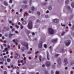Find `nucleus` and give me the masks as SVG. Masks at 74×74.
I'll use <instances>...</instances> for the list:
<instances>
[{
	"mask_svg": "<svg viewBox=\"0 0 74 74\" xmlns=\"http://www.w3.org/2000/svg\"><path fill=\"white\" fill-rule=\"evenodd\" d=\"M33 27V23L32 21H29L28 25V28L29 29H32Z\"/></svg>",
	"mask_w": 74,
	"mask_h": 74,
	"instance_id": "nucleus-1",
	"label": "nucleus"
},
{
	"mask_svg": "<svg viewBox=\"0 0 74 74\" xmlns=\"http://www.w3.org/2000/svg\"><path fill=\"white\" fill-rule=\"evenodd\" d=\"M49 32L50 34H53L54 33V30L52 28H49Z\"/></svg>",
	"mask_w": 74,
	"mask_h": 74,
	"instance_id": "nucleus-2",
	"label": "nucleus"
},
{
	"mask_svg": "<svg viewBox=\"0 0 74 74\" xmlns=\"http://www.w3.org/2000/svg\"><path fill=\"white\" fill-rule=\"evenodd\" d=\"M22 44L23 46H25L27 48V49H29V47H28V44H27L26 42H23L22 43Z\"/></svg>",
	"mask_w": 74,
	"mask_h": 74,
	"instance_id": "nucleus-3",
	"label": "nucleus"
},
{
	"mask_svg": "<svg viewBox=\"0 0 74 74\" xmlns=\"http://www.w3.org/2000/svg\"><path fill=\"white\" fill-rule=\"evenodd\" d=\"M46 64L47 67H49L51 66V63L49 62H46Z\"/></svg>",
	"mask_w": 74,
	"mask_h": 74,
	"instance_id": "nucleus-4",
	"label": "nucleus"
},
{
	"mask_svg": "<svg viewBox=\"0 0 74 74\" xmlns=\"http://www.w3.org/2000/svg\"><path fill=\"white\" fill-rule=\"evenodd\" d=\"M67 41L68 42L66 43V46H68V45H70L71 41H70V40H67Z\"/></svg>",
	"mask_w": 74,
	"mask_h": 74,
	"instance_id": "nucleus-5",
	"label": "nucleus"
},
{
	"mask_svg": "<svg viewBox=\"0 0 74 74\" xmlns=\"http://www.w3.org/2000/svg\"><path fill=\"white\" fill-rule=\"evenodd\" d=\"M53 22L54 23H58L59 22V19H54Z\"/></svg>",
	"mask_w": 74,
	"mask_h": 74,
	"instance_id": "nucleus-6",
	"label": "nucleus"
},
{
	"mask_svg": "<svg viewBox=\"0 0 74 74\" xmlns=\"http://www.w3.org/2000/svg\"><path fill=\"white\" fill-rule=\"evenodd\" d=\"M64 62L65 63H66L65 64H64V66H66L67 64L68 63V62H67V59H65L64 60Z\"/></svg>",
	"mask_w": 74,
	"mask_h": 74,
	"instance_id": "nucleus-7",
	"label": "nucleus"
},
{
	"mask_svg": "<svg viewBox=\"0 0 74 74\" xmlns=\"http://www.w3.org/2000/svg\"><path fill=\"white\" fill-rule=\"evenodd\" d=\"M20 58V56L19 55H18L17 56H15L14 57V59H18L19 58Z\"/></svg>",
	"mask_w": 74,
	"mask_h": 74,
	"instance_id": "nucleus-8",
	"label": "nucleus"
},
{
	"mask_svg": "<svg viewBox=\"0 0 74 74\" xmlns=\"http://www.w3.org/2000/svg\"><path fill=\"white\" fill-rule=\"evenodd\" d=\"M57 40H58V39H56L52 40L51 41L52 42H57Z\"/></svg>",
	"mask_w": 74,
	"mask_h": 74,
	"instance_id": "nucleus-9",
	"label": "nucleus"
},
{
	"mask_svg": "<svg viewBox=\"0 0 74 74\" xmlns=\"http://www.w3.org/2000/svg\"><path fill=\"white\" fill-rule=\"evenodd\" d=\"M47 58L48 60H49V53H48V51L47 52Z\"/></svg>",
	"mask_w": 74,
	"mask_h": 74,
	"instance_id": "nucleus-10",
	"label": "nucleus"
},
{
	"mask_svg": "<svg viewBox=\"0 0 74 74\" xmlns=\"http://www.w3.org/2000/svg\"><path fill=\"white\" fill-rule=\"evenodd\" d=\"M42 42L40 43H39V45H38V47L39 48H42Z\"/></svg>",
	"mask_w": 74,
	"mask_h": 74,
	"instance_id": "nucleus-11",
	"label": "nucleus"
},
{
	"mask_svg": "<svg viewBox=\"0 0 74 74\" xmlns=\"http://www.w3.org/2000/svg\"><path fill=\"white\" fill-rule=\"evenodd\" d=\"M60 58H59L58 59V64H60L61 63V61H60Z\"/></svg>",
	"mask_w": 74,
	"mask_h": 74,
	"instance_id": "nucleus-12",
	"label": "nucleus"
},
{
	"mask_svg": "<svg viewBox=\"0 0 74 74\" xmlns=\"http://www.w3.org/2000/svg\"><path fill=\"white\" fill-rule=\"evenodd\" d=\"M22 8H23V9H25V8H27V6L26 5H23L22 6Z\"/></svg>",
	"mask_w": 74,
	"mask_h": 74,
	"instance_id": "nucleus-13",
	"label": "nucleus"
},
{
	"mask_svg": "<svg viewBox=\"0 0 74 74\" xmlns=\"http://www.w3.org/2000/svg\"><path fill=\"white\" fill-rule=\"evenodd\" d=\"M19 67L18 66H15L13 67L14 69H19Z\"/></svg>",
	"mask_w": 74,
	"mask_h": 74,
	"instance_id": "nucleus-14",
	"label": "nucleus"
},
{
	"mask_svg": "<svg viewBox=\"0 0 74 74\" xmlns=\"http://www.w3.org/2000/svg\"><path fill=\"white\" fill-rule=\"evenodd\" d=\"M13 36V34H9V38H11V36Z\"/></svg>",
	"mask_w": 74,
	"mask_h": 74,
	"instance_id": "nucleus-15",
	"label": "nucleus"
},
{
	"mask_svg": "<svg viewBox=\"0 0 74 74\" xmlns=\"http://www.w3.org/2000/svg\"><path fill=\"white\" fill-rule=\"evenodd\" d=\"M22 24L23 25H26V22L25 21H24L22 22Z\"/></svg>",
	"mask_w": 74,
	"mask_h": 74,
	"instance_id": "nucleus-16",
	"label": "nucleus"
},
{
	"mask_svg": "<svg viewBox=\"0 0 74 74\" xmlns=\"http://www.w3.org/2000/svg\"><path fill=\"white\" fill-rule=\"evenodd\" d=\"M59 56V54H56L55 56V58H57L58 57V56Z\"/></svg>",
	"mask_w": 74,
	"mask_h": 74,
	"instance_id": "nucleus-17",
	"label": "nucleus"
},
{
	"mask_svg": "<svg viewBox=\"0 0 74 74\" xmlns=\"http://www.w3.org/2000/svg\"><path fill=\"white\" fill-rule=\"evenodd\" d=\"M21 49L22 51H25V48L23 47H22Z\"/></svg>",
	"mask_w": 74,
	"mask_h": 74,
	"instance_id": "nucleus-18",
	"label": "nucleus"
},
{
	"mask_svg": "<svg viewBox=\"0 0 74 74\" xmlns=\"http://www.w3.org/2000/svg\"><path fill=\"white\" fill-rule=\"evenodd\" d=\"M71 7L73 8L74 7V2L73 3L71 4Z\"/></svg>",
	"mask_w": 74,
	"mask_h": 74,
	"instance_id": "nucleus-19",
	"label": "nucleus"
},
{
	"mask_svg": "<svg viewBox=\"0 0 74 74\" xmlns=\"http://www.w3.org/2000/svg\"><path fill=\"white\" fill-rule=\"evenodd\" d=\"M11 61V60L10 58H8L7 59V61L8 62H10Z\"/></svg>",
	"mask_w": 74,
	"mask_h": 74,
	"instance_id": "nucleus-20",
	"label": "nucleus"
},
{
	"mask_svg": "<svg viewBox=\"0 0 74 74\" xmlns=\"http://www.w3.org/2000/svg\"><path fill=\"white\" fill-rule=\"evenodd\" d=\"M4 5H8V4L5 1L4 2Z\"/></svg>",
	"mask_w": 74,
	"mask_h": 74,
	"instance_id": "nucleus-21",
	"label": "nucleus"
},
{
	"mask_svg": "<svg viewBox=\"0 0 74 74\" xmlns=\"http://www.w3.org/2000/svg\"><path fill=\"white\" fill-rule=\"evenodd\" d=\"M28 54H31L32 53V51H29L27 52Z\"/></svg>",
	"mask_w": 74,
	"mask_h": 74,
	"instance_id": "nucleus-22",
	"label": "nucleus"
},
{
	"mask_svg": "<svg viewBox=\"0 0 74 74\" xmlns=\"http://www.w3.org/2000/svg\"><path fill=\"white\" fill-rule=\"evenodd\" d=\"M13 42H16V39H14L12 40Z\"/></svg>",
	"mask_w": 74,
	"mask_h": 74,
	"instance_id": "nucleus-23",
	"label": "nucleus"
},
{
	"mask_svg": "<svg viewBox=\"0 0 74 74\" xmlns=\"http://www.w3.org/2000/svg\"><path fill=\"white\" fill-rule=\"evenodd\" d=\"M65 33V32H63L62 33V34H61V36H63L64 34Z\"/></svg>",
	"mask_w": 74,
	"mask_h": 74,
	"instance_id": "nucleus-24",
	"label": "nucleus"
},
{
	"mask_svg": "<svg viewBox=\"0 0 74 74\" xmlns=\"http://www.w3.org/2000/svg\"><path fill=\"white\" fill-rule=\"evenodd\" d=\"M72 64H74V61H72L71 62V65H72Z\"/></svg>",
	"mask_w": 74,
	"mask_h": 74,
	"instance_id": "nucleus-25",
	"label": "nucleus"
},
{
	"mask_svg": "<svg viewBox=\"0 0 74 74\" xmlns=\"http://www.w3.org/2000/svg\"><path fill=\"white\" fill-rule=\"evenodd\" d=\"M65 3L66 4H68L69 3V0H67L65 1Z\"/></svg>",
	"mask_w": 74,
	"mask_h": 74,
	"instance_id": "nucleus-26",
	"label": "nucleus"
},
{
	"mask_svg": "<svg viewBox=\"0 0 74 74\" xmlns=\"http://www.w3.org/2000/svg\"><path fill=\"white\" fill-rule=\"evenodd\" d=\"M34 6H32L31 7V10L32 11H33V10H34Z\"/></svg>",
	"mask_w": 74,
	"mask_h": 74,
	"instance_id": "nucleus-27",
	"label": "nucleus"
},
{
	"mask_svg": "<svg viewBox=\"0 0 74 74\" xmlns=\"http://www.w3.org/2000/svg\"><path fill=\"white\" fill-rule=\"evenodd\" d=\"M49 10H52V8L50 6L49 7Z\"/></svg>",
	"mask_w": 74,
	"mask_h": 74,
	"instance_id": "nucleus-28",
	"label": "nucleus"
},
{
	"mask_svg": "<svg viewBox=\"0 0 74 74\" xmlns=\"http://www.w3.org/2000/svg\"><path fill=\"white\" fill-rule=\"evenodd\" d=\"M56 74H59V71H56Z\"/></svg>",
	"mask_w": 74,
	"mask_h": 74,
	"instance_id": "nucleus-29",
	"label": "nucleus"
},
{
	"mask_svg": "<svg viewBox=\"0 0 74 74\" xmlns=\"http://www.w3.org/2000/svg\"><path fill=\"white\" fill-rule=\"evenodd\" d=\"M41 57L40 56L39 58V59L40 61V62H41Z\"/></svg>",
	"mask_w": 74,
	"mask_h": 74,
	"instance_id": "nucleus-30",
	"label": "nucleus"
},
{
	"mask_svg": "<svg viewBox=\"0 0 74 74\" xmlns=\"http://www.w3.org/2000/svg\"><path fill=\"white\" fill-rule=\"evenodd\" d=\"M44 45L45 48H47V45L44 44Z\"/></svg>",
	"mask_w": 74,
	"mask_h": 74,
	"instance_id": "nucleus-31",
	"label": "nucleus"
},
{
	"mask_svg": "<svg viewBox=\"0 0 74 74\" xmlns=\"http://www.w3.org/2000/svg\"><path fill=\"white\" fill-rule=\"evenodd\" d=\"M61 26H64V27H65V26H66L65 25H63V24L62 23H61Z\"/></svg>",
	"mask_w": 74,
	"mask_h": 74,
	"instance_id": "nucleus-32",
	"label": "nucleus"
},
{
	"mask_svg": "<svg viewBox=\"0 0 74 74\" xmlns=\"http://www.w3.org/2000/svg\"><path fill=\"white\" fill-rule=\"evenodd\" d=\"M67 9L70 10V7L69 6H68L67 7Z\"/></svg>",
	"mask_w": 74,
	"mask_h": 74,
	"instance_id": "nucleus-33",
	"label": "nucleus"
},
{
	"mask_svg": "<svg viewBox=\"0 0 74 74\" xmlns=\"http://www.w3.org/2000/svg\"><path fill=\"white\" fill-rule=\"evenodd\" d=\"M15 33H16V34H18V31H15Z\"/></svg>",
	"mask_w": 74,
	"mask_h": 74,
	"instance_id": "nucleus-34",
	"label": "nucleus"
},
{
	"mask_svg": "<svg viewBox=\"0 0 74 74\" xmlns=\"http://www.w3.org/2000/svg\"><path fill=\"white\" fill-rule=\"evenodd\" d=\"M5 51H7V50H8V48H5Z\"/></svg>",
	"mask_w": 74,
	"mask_h": 74,
	"instance_id": "nucleus-35",
	"label": "nucleus"
},
{
	"mask_svg": "<svg viewBox=\"0 0 74 74\" xmlns=\"http://www.w3.org/2000/svg\"><path fill=\"white\" fill-rule=\"evenodd\" d=\"M15 56H18V55H18V53H16L15 54Z\"/></svg>",
	"mask_w": 74,
	"mask_h": 74,
	"instance_id": "nucleus-36",
	"label": "nucleus"
},
{
	"mask_svg": "<svg viewBox=\"0 0 74 74\" xmlns=\"http://www.w3.org/2000/svg\"><path fill=\"white\" fill-rule=\"evenodd\" d=\"M45 74H48V72L47 71H45Z\"/></svg>",
	"mask_w": 74,
	"mask_h": 74,
	"instance_id": "nucleus-37",
	"label": "nucleus"
},
{
	"mask_svg": "<svg viewBox=\"0 0 74 74\" xmlns=\"http://www.w3.org/2000/svg\"><path fill=\"white\" fill-rule=\"evenodd\" d=\"M12 0H10L9 1V3H12Z\"/></svg>",
	"mask_w": 74,
	"mask_h": 74,
	"instance_id": "nucleus-38",
	"label": "nucleus"
},
{
	"mask_svg": "<svg viewBox=\"0 0 74 74\" xmlns=\"http://www.w3.org/2000/svg\"><path fill=\"white\" fill-rule=\"evenodd\" d=\"M24 3L25 4H26V3H27V1H24Z\"/></svg>",
	"mask_w": 74,
	"mask_h": 74,
	"instance_id": "nucleus-39",
	"label": "nucleus"
},
{
	"mask_svg": "<svg viewBox=\"0 0 74 74\" xmlns=\"http://www.w3.org/2000/svg\"><path fill=\"white\" fill-rule=\"evenodd\" d=\"M45 17L46 18H48V15H46Z\"/></svg>",
	"mask_w": 74,
	"mask_h": 74,
	"instance_id": "nucleus-40",
	"label": "nucleus"
},
{
	"mask_svg": "<svg viewBox=\"0 0 74 74\" xmlns=\"http://www.w3.org/2000/svg\"><path fill=\"white\" fill-rule=\"evenodd\" d=\"M38 15H40V13L39 12H38Z\"/></svg>",
	"mask_w": 74,
	"mask_h": 74,
	"instance_id": "nucleus-41",
	"label": "nucleus"
},
{
	"mask_svg": "<svg viewBox=\"0 0 74 74\" xmlns=\"http://www.w3.org/2000/svg\"><path fill=\"white\" fill-rule=\"evenodd\" d=\"M21 20L22 21H23L24 19H23V18H22L21 19Z\"/></svg>",
	"mask_w": 74,
	"mask_h": 74,
	"instance_id": "nucleus-42",
	"label": "nucleus"
},
{
	"mask_svg": "<svg viewBox=\"0 0 74 74\" xmlns=\"http://www.w3.org/2000/svg\"><path fill=\"white\" fill-rule=\"evenodd\" d=\"M16 27H17V29H18V28H19V27L18 26V25H16Z\"/></svg>",
	"mask_w": 74,
	"mask_h": 74,
	"instance_id": "nucleus-43",
	"label": "nucleus"
},
{
	"mask_svg": "<svg viewBox=\"0 0 74 74\" xmlns=\"http://www.w3.org/2000/svg\"><path fill=\"white\" fill-rule=\"evenodd\" d=\"M32 35H33V36H34L35 34L33 32L32 33Z\"/></svg>",
	"mask_w": 74,
	"mask_h": 74,
	"instance_id": "nucleus-44",
	"label": "nucleus"
},
{
	"mask_svg": "<svg viewBox=\"0 0 74 74\" xmlns=\"http://www.w3.org/2000/svg\"><path fill=\"white\" fill-rule=\"evenodd\" d=\"M38 53V51H37V52H35L36 54H37V53Z\"/></svg>",
	"mask_w": 74,
	"mask_h": 74,
	"instance_id": "nucleus-45",
	"label": "nucleus"
},
{
	"mask_svg": "<svg viewBox=\"0 0 74 74\" xmlns=\"http://www.w3.org/2000/svg\"><path fill=\"white\" fill-rule=\"evenodd\" d=\"M22 11H23V10H22V9H21L20 12H22Z\"/></svg>",
	"mask_w": 74,
	"mask_h": 74,
	"instance_id": "nucleus-46",
	"label": "nucleus"
},
{
	"mask_svg": "<svg viewBox=\"0 0 74 74\" xmlns=\"http://www.w3.org/2000/svg\"><path fill=\"white\" fill-rule=\"evenodd\" d=\"M37 22H40V20H37L36 21Z\"/></svg>",
	"mask_w": 74,
	"mask_h": 74,
	"instance_id": "nucleus-47",
	"label": "nucleus"
},
{
	"mask_svg": "<svg viewBox=\"0 0 74 74\" xmlns=\"http://www.w3.org/2000/svg\"><path fill=\"white\" fill-rule=\"evenodd\" d=\"M1 69H4L3 66H1Z\"/></svg>",
	"mask_w": 74,
	"mask_h": 74,
	"instance_id": "nucleus-48",
	"label": "nucleus"
},
{
	"mask_svg": "<svg viewBox=\"0 0 74 74\" xmlns=\"http://www.w3.org/2000/svg\"><path fill=\"white\" fill-rule=\"evenodd\" d=\"M25 14H26V15H28V14L27 12H25Z\"/></svg>",
	"mask_w": 74,
	"mask_h": 74,
	"instance_id": "nucleus-49",
	"label": "nucleus"
},
{
	"mask_svg": "<svg viewBox=\"0 0 74 74\" xmlns=\"http://www.w3.org/2000/svg\"><path fill=\"white\" fill-rule=\"evenodd\" d=\"M69 26H71V24L70 23L69 24Z\"/></svg>",
	"mask_w": 74,
	"mask_h": 74,
	"instance_id": "nucleus-50",
	"label": "nucleus"
},
{
	"mask_svg": "<svg viewBox=\"0 0 74 74\" xmlns=\"http://www.w3.org/2000/svg\"><path fill=\"white\" fill-rule=\"evenodd\" d=\"M21 62V63H23V60H21L20 61Z\"/></svg>",
	"mask_w": 74,
	"mask_h": 74,
	"instance_id": "nucleus-51",
	"label": "nucleus"
},
{
	"mask_svg": "<svg viewBox=\"0 0 74 74\" xmlns=\"http://www.w3.org/2000/svg\"><path fill=\"white\" fill-rule=\"evenodd\" d=\"M5 38H4V37L3 36L2 38V40H4Z\"/></svg>",
	"mask_w": 74,
	"mask_h": 74,
	"instance_id": "nucleus-52",
	"label": "nucleus"
},
{
	"mask_svg": "<svg viewBox=\"0 0 74 74\" xmlns=\"http://www.w3.org/2000/svg\"><path fill=\"white\" fill-rule=\"evenodd\" d=\"M10 58L11 59H12V58H13V56H11L10 57Z\"/></svg>",
	"mask_w": 74,
	"mask_h": 74,
	"instance_id": "nucleus-53",
	"label": "nucleus"
},
{
	"mask_svg": "<svg viewBox=\"0 0 74 74\" xmlns=\"http://www.w3.org/2000/svg\"><path fill=\"white\" fill-rule=\"evenodd\" d=\"M26 58L24 57V58L23 59V60H26Z\"/></svg>",
	"mask_w": 74,
	"mask_h": 74,
	"instance_id": "nucleus-54",
	"label": "nucleus"
},
{
	"mask_svg": "<svg viewBox=\"0 0 74 74\" xmlns=\"http://www.w3.org/2000/svg\"><path fill=\"white\" fill-rule=\"evenodd\" d=\"M46 3H45L43 4V5H46Z\"/></svg>",
	"mask_w": 74,
	"mask_h": 74,
	"instance_id": "nucleus-55",
	"label": "nucleus"
},
{
	"mask_svg": "<svg viewBox=\"0 0 74 74\" xmlns=\"http://www.w3.org/2000/svg\"><path fill=\"white\" fill-rule=\"evenodd\" d=\"M18 49H20V46H19V45H18Z\"/></svg>",
	"mask_w": 74,
	"mask_h": 74,
	"instance_id": "nucleus-56",
	"label": "nucleus"
},
{
	"mask_svg": "<svg viewBox=\"0 0 74 74\" xmlns=\"http://www.w3.org/2000/svg\"><path fill=\"white\" fill-rule=\"evenodd\" d=\"M3 45L4 47H6V44H4Z\"/></svg>",
	"mask_w": 74,
	"mask_h": 74,
	"instance_id": "nucleus-57",
	"label": "nucleus"
},
{
	"mask_svg": "<svg viewBox=\"0 0 74 74\" xmlns=\"http://www.w3.org/2000/svg\"><path fill=\"white\" fill-rule=\"evenodd\" d=\"M18 25H21V23L19 22L18 23Z\"/></svg>",
	"mask_w": 74,
	"mask_h": 74,
	"instance_id": "nucleus-58",
	"label": "nucleus"
},
{
	"mask_svg": "<svg viewBox=\"0 0 74 74\" xmlns=\"http://www.w3.org/2000/svg\"><path fill=\"white\" fill-rule=\"evenodd\" d=\"M35 58H35V59H36V58H37V56H35Z\"/></svg>",
	"mask_w": 74,
	"mask_h": 74,
	"instance_id": "nucleus-59",
	"label": "nucleus"
},
{
	"mask_svg": "<svg viewBox=\"0 0 74 74\" xmlns=\"http://www.w3.org/2000/svg\"><path fill=\"white\" fill-rule=\"evenodd\" d=\"M29 60H30V59H31V57H29Z\"/></svg>",
	"mask_w": 74,
	"mask_h": 74,
	"instance_id": "nucleus-60",
	"label": "nucleus"
},
{
	"mask_svg": "<svg viewBox=\"0 0 74 74\" xmlns=\"http://www.w3.org/2000/svg\"><path fill=\"white\" fill-rule=\"evenodd\" d=\"M16 44V45H18V42H16L15 43Z\"/></svg>",
	"mask_w": 74,
	"mask_h": 74,
	"instance_id": "nucleus-61",
	"label": "nucleus"
},
{
	"mask_svg": "<svg viewBox=\"0 0 74 74\" xmlns=\"http://www.w3.org/2000/svg\"><path fill=\"white\" fill-rule=\"evenodd\" d=\"M46 13L47 14H48V13H49V11L47 10V11L46 12Z\"/></svg>",
	"mask_w": 74,
	"mask_h": 74,
	"instance_id": "nucleus-62",
	"label": "nucleus"
},
{
	"mask_svg": "<svg viewBox=\"0 0 74 74\" xmlns=\"http://www.w3.org/2000/svg\"><path fill=\"white\" fill-rule=\"evenodd\" d=\"M68 68L67 67H65V70H67Z\"/></svg>",
	"mask_w": 74,
	"mask_h": 74,
	"instance_id": "nucleus-63",
	"label": "nucleus"
},
{
	"mask_svg": "<svg viewBox=\"0 0 74 74\" xmlns=\"http://www.w3.org/2000/svg\"><path fill=\"white\" fill-rule=\"evenodd\" d=\"M4 74H7V72H6V71H5V72H4Z\"/></svg>",
	"mask_w": 74,
	"mask_h": 74,
	"instance_id": "nucleus-64",
	"label": "nucleus"
}]
</instances>
